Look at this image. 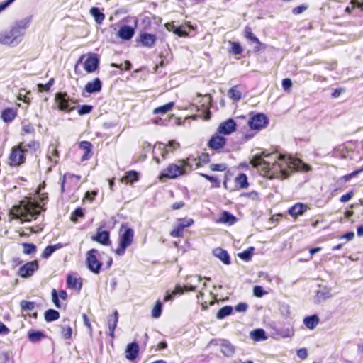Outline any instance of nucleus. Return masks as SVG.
Listing matches in <instances>:
<instances>
[{
    "label": "nucleus",
    "instance_id": "f257e3e1",
    "mask_svg": "<svg viewBox=\"0 0 363 363\" xmlns=\"http://www.w3.org/2000/svg\"><path fill=\"white\" fill-rule=\"evenodd\" d=\"M250 164L259 169L262 177L272 179H284L291 175L289 157L277 154L266 155L264 152L255 155Z\"/></svg>",
    "mask_w": 363,
    "mask_h": 363
},
{
    "label": "nucleus",
    "instance_id": "f03ea898",
    "mask_svg": "<svg viewBox=\"0 0 363 363\" xmlns=\"http://www.w3.org/2000/svg\"><path fill=\"white\" fill-rule=\"evenodd\" d=\"M193 169L191 157L179 160L177 163H171L164 168L159 174L158 179L160 182H165L167 179H175L179 177L187 174Z\"/></svg>",
    "mask_w": 363,
    "mask_h": 363
},
{
    "label": "nucleus",
    "instance_id": "7ed1b4c3",
    "mask_svg": "<svg viewBox=\"0 0 363 363\" xmlns=\"http://www.w3.org/2000/svg\"><path fill=\"white\" fill-rule=\"evenodd\" d=\"M41 206L38 203L28 200H23L19 205L14 206L11 210V214L15 218H21L25 220H30L40 213Z\"/></svg>",
    "mask_w": 363,
    "mask_h": 363
},
{
    "label": "nucleus",
    "instance_id": "20e7f679",
    "mask_svg": "<svg viewBox=\"0 0 363 363\" xmlns=\"http://www.w3.org/2000/svg\"><path fill=\"white\" fill-rule=\"evenodd\" d=\"M27 23L16 24L9 30L0 33V43L4 45H11L18 43L21 38L23 35V30L26 28Z\"/></svg>",
    "mask_w": 363,
    "mask_h": 363
},
{
    "label": "nucleus",
    "instance_id": "39448f33",
    "mask_svg": "<svg viewBox=\"0 0 363 363\" xmlns=\"http://www.w3.org/2000/svg\"><path fill=\"white\" fill-rule=\"evenodd\" d=\"M180 147V144L177 141L172 140H169L167 144L159 143L157 145L153 147L152 154L153 160L157 164L161 163L158 155H160L163 160L168 157L170 154H173L175 150Z\"/></svg>",
    "mask_w": 363,
    "mask_h": 363
},
{
    "label": "nucleus",
    "instance_id": "423d86ee",
    "mask_svg": "<svg viewBox=\"0 0 363 363\" xmlns=\"http://www.w3.org/2000/svg\"><path fill=\"white\" fill-rule=\"evenodd\" d=\"M55 102L57 104L58 110L70 113L75 109V106L72 105L77 104L78 101L76 99L70 98L66 91H61L55 94Z\"/></svg>",
    "mask_w": 363,
    "mask_h": 363
},
{
    "label": "nucleus",
    "instance_id": "0eeeda50",
    "mask_svg": "<svg viewBox=\"0 0 363 363\" xmlns=\"http://www.w3.org/2000/svg\"><path fill=\"white\" fill-rule=\"evenodd\" d=\"M26 161V153L23 150V142H21L11 148L8 157V164L11 167H20Z\"/></svg>",
    "mask_w": 363,
    "mask_h": 363
},
{
    "label": "nucleus",
    "instance_id": "6e6552de",
    "mask_svg": "<svg viewBox=\"0 0 363 363\" xmlns=\"http://www.w3.org/2000/svg\"><path fill=\"white\" fill-rule=\"evenodd\" d=\"M134 230L130 228H126L119 236V243L114 250L116 255L122 256L125 254L126 248L130 246L133 242Z\"/></svg>",
    "mask_w": 363,
    "mask_h": 363
},
{
    "label": "nucleus",
    "instance_id": "1a4fd4ad",
    "mask_svg": "<svg viewBox=\"0 0 363 363\" xmlns=\"http://www.w3.org/2000/svg\"><path fill=\"white\" fill-rule=\"evenodd\" d=\"M99 252L92 248L86 253V264L87 268L93 273L99 274L103 263L99 259Z\"/></svg>",
    "mask_w": 363,
    "mask_h": 363
},
{
    "label": "nucleus",
    "instance_id": "9d476101",
    "mask_svg": "<svg viewBox=\"0 0 363 363\" xmlns=\"http://www.w3.org/2000/svg\"><path fill=\"white\" fill-rule=\"evenodd\" d=\"M194 223V220L191 218H177L176 225L169 232V235L172 238H183L185 228L191 226Z\"/></svg>",
    "mask_w": 363,
    "mask_h": 363
},
{
    "label": "nucleus",
    "instance_id": "9b49d317",
    "mask_svg": "<svg viewBox=\"0 0 363 363\" xmlns=\"http://www.w3.org/2000/svg\"><path fill=\"white\" fill-rule=\"evenodd\" d=\"M249 185L247 177L244 173H240L235 177L233 186H228V178L227 176L225 177L223 182L225 189L230 191L247 189Z\"/></svg>",
    "mask_w": 363,
    "mask_h": 363
},
{
    "label": "nucleus",
    "instance_id": "f8f14e48",
    "mask_svg": "<svg viewBox=\"0 0 363 363\" xmlns=\"http://www.w3.org/2000/svg\"><path fill=\"white\" fill-rule=\"evenodd\" d=\"M81 177L74 174L66 173L61 179V191L63 193L66 190L71 191L77 187L78 182Z\"/></svg>",
    "mask_w": 363,
    "mask_h": 363
},
{
    "label": "nucleus",
    "instance_id": "ddd939ff",
    "mask_svg": "<svg viewBox=\"0 0 363 363\" xmlns=\"http://www.w3.org/2000/svg\"><path fill=\"white\" fill-rule=\"evenodd\" d=\"M269 123L267 116L264 113H257L251 116L248 121V125L252 130H261L267 127Z\"/></svg>",
    "mask_w": 363,
    "mask_h": 363
},
{
    "label": "nucleus",
    "instance_id": "4468645a",
    "mask_svg": "<svg viewBox=\"0 0 363 363\" xmlns=\"http://www.w3.org/2000/svg\"><path fill=\"white\" fill-rule=\"evenodd\" d=\"M227 144V139L221 134L216 132L208 140L207 146L216 152H220Z\"/></svg>",
    "mask_w": 363,
    "mask_h": 363
},
{
    "label": "nucleus",
    "instance_id": "2eb2a0df",
    "mask_svg": "<svg viewBox=\"0 0 363 363\" xmlns=\"http://www.w3.org/2000/svg\"><path fill=\"white\" fill-rule=\"evenodd\" d=\"M196 289V286L185 285L184 286H182L181 285L177 284L175 286L174 290L171 294L169 293V291L166 292V295L164 296V301L167 302L172 301L173 300L174 296L184 294V292L195 291Z\"/></svg>",
    "mask_w": 363,
    "mask_h": 363
},
{
    "label": "nucleus",
    "instance_id": "dca6fc26",
    "mask_svg": "<svg viewBox=\"0 0 363 363\" xmlns=\"http://www.w3.org/2000/svg\"><path fill=\"white\" fill-rule=\"evenodd\" d=\"M211 343L219 346L225 357H230L235 353V347L228 340H212Z\"/></svg>",
    "mask_w": 363,
    "mask_h": 363
},
{
    "label": "nucleus",
    "instance_id": "f3484780",
    "mask_svg": "<svg viewBox=\"0 0 363 363\" xmlns=\"http://www.w3.org/2000/svg\"><path fill=\"white\" fill-rule=\"evenodd\" d=\"M236 127L237 124L235 121L232 118H229L220 123L216 132L223 136L228 135L236 130Z\"/></svg>",
    "mask_w": 363,
    "mask_h": 363
},
{
    "label": "nucleus",
    "instance_id": "a211bd4d",
    "mask_svg": "<svg viewBox=\"0 0 363 363\" xmlns=\"http://www.w3.org/2000/svg\"><path fill=\"white\" fill-rule=\"evenodd\" d=\"M38 269V262L37 260H34L21 266L18 269V274L21 277H28L32 276Z\"/></svg>",
    "mask_w": 363,
    "mask_h": 363
},
{
    "label": "nucleus",
    "instance_id": "6ab92c4d",
    "mask_svg": "<svg viewBox=\"0 0 363 363\" xmlns=\"http://www.w3.org/2000/svg\"><path fill=\"white\" fill-rule=\"evenodd\" d=\"M78 147L82 151L83 154L81 157V162L90 160L93 156V145L91 142L83 140L78 143Z\"/></svg>",
    "mask_w": 363,
    "mask_h": 363
},
{
    "label": "nucleus",
    "instance_id": "aec40b11",
    "mask_svg": "<svg viewBox=\"0 0 363 363\" xmlns=\"http://www.w3.org/2000/svg\"><path fill=\"white\" fill-rule=\"evenodd\" d=\"M245 91V87L244 85L240 84H236L228 89L227 95L232 101L238 102L242 99Z\"/></svg>",
    "mask_w": 363,
    "mask_h": 363
},
{
    "label": "nucleus",
    "instance_id": "412c9836",
    "mask_svg": "<svg viewBox=\"0 0 363 363\" xmlns=\"http://www.w3.org/2000/svg\"><path fill=\"white\" fill-rule=\"evenodd\" d=\"M310 208L307 204L298 202L288 209V213L296 220L298 216H303Z\"/></svg>",
    "mask_w": 363,
    "mask_h": 363
},
{
    "label": "nucleus",
    "instance_id": "4be33fe9",
    "mask_svg": "<svg viewBox=\"0 0 363 363\" xmlns=\"http://www.w3.org/2000/svg\"><path fill=\"white\" fill-rule=\"evenodd\" d=\"M289 163L290 165L291 173L293 170L308 172L311 170V167L304 163L302 160L298 158L289 157Z\"/></svg>",
    "mask_w": 363,
    "mask_h": 363
},
{
    "label": "nucleus",
    "instance_id": "5701e85b",
    "mask_svg": "<svg viewBox=\"0 0 363 363\" xmlns=\"http://www.w3.org/2000/svg\"><path fill=\"white\" fill-rule=\"evenodd\" d=\"M91 240L105 246L111 244L110 233L108 230H101V228L97 229L96 235L91 237Z\"/></svg>",
    "mask_w": 363,
    "mask_h": 363
},
{
    "label": "nucleus",
    "instance_id": "b1692460",
    "mask_svg": "<svg viewBox=\"0 0 363 363\" xmlns=\"http://www.w3.org/2000/svg\"><path fill=\"white\" fill-rule=\"evenodd\" d=\"M118 313L115 310L112 314L107 317V325L108 328V335L113 339L115 337V329L118 322Z\"/></svg>",
    "mask_w": 363,
    "mask_h": 363
},
{
    "label": "nucleus",
    "instance_id": "393cba45",
    "mask_svg": "<svg viewBox=\"0 0 363 363\" xmlns=\"http://www.w3.org/2000/svg\"><path fill=\"white\" fill-rule=\"evenodd\" d=\"M102 82L99 78H94L92 81L88 82L84 88V91L88 94L98 93L101 91Z\"/></svg>",
    "mask_w": 363,
    "mask_h": 363
},
{
    "label": "nucleus",
    "instance_id": "a878e982",
    "mask_svg": "<svg viewBox=\"0 0 363 363\" xmlns=\"http://www.w3.org/2000/svg\"><path fill=\"white\" fill-rule=\"evenodd\" d=\"M156 40L155 35L147 33H140L138 39L142 45L146 48H152L155 45Z\"/></svg>",
    "mask_w": 363,
    "mask_h": 363
},
{
    "label": "nucleus",
    "instance_id": "bb28decb",
    "mask_svg": "<svg viewBox=\"0 0 363 363\" xmlns=\"http://www.w3.org/2000/svg\"><path fill=\"white\" fill-rule=\"evenodd\" d=\"M125 358L130 361L135 360L139 354V345L137 342H133L128 344L126 347L125 351Z\"/></svg>",
    "mask_w": 363,
    "mask_h": 363
},
{
    "label": "nucleus",
    "instance_id": "cd10ccee",
    "mask_svg": "<svg viewBox=\"0 0 363 363\" xmlns=\"http://www.w3.org/2000/svg\"><path fill=\"white\" fill-rule=\"evenodd\" d=\"M191 163L195 166V169L203 167L210 162V155L207 152H202L196 157H191Z\"/></svg>",
    "mask_w": 363,
    "mask_h": 363
},
{
    "label": "nucleus",
    "instance_id": "c85d7f7f",
    "mask_svg": "<svg viewBox=\"0 0 363 363\" xmlns=\"http://www.w3.org/2000/svg\"><path fill=\"white\" fill-rule=\"evenodd\" d=\"M213 255L223 264L226 265L231 264L230 257L227 250L221 247H217L213 250Z\"/></svg>",
    "mask_w": 363,
    "mask_h": 363
},
{
    "label": "nucleus",
    "instance_id": "c756f323",
    "mask_svg": "<svg viewBox=\"0 0 363 363\" xmlns=\"http://www.w3.org/2000/svg\"><path fill=\"white\" fill-rule=\"evenodd\" d=\"M52 301L57 308H61V303L60 302V298L62 300L66 301L67 299V293L65 290H60L59 292L56 289H53L51 291Z\"/></svg>",
    "mask_w": 363,
    "mask_h": 363
},
{
    "label": "nucleus",
    "instance_id": "7c9ffc66",
    "mask_svg": "<svg viewBox=\"0 0 363 363\" xmlns=\"http://www.w3.org/2000/svg\"><path fill=\"white\" fill-rule=\"evenodd\" d=\"M139 180V174L135 170H130L125 173V174L120 179L121 183L126 184H133Z\"/></svg>",
    "mask_w": 363,
    "mask_h": 363
},
{
    "label": "nucleus",
    "instance_id": "2f4dec72",
    "mask_svg": "<svg viewBox=\"0 0 363 363\" xmlns=\"http://www.w3.org/2000/svg\"><path fill=\"white\" fill-rule=\"evenodd\" d=\"M135 33V30L130 26H123L118 31V36L125 40H128L133 38Z\"/></svg>",
    "mask_w": 363,
    "mask_h": 363
},
{
    "label": "nucleus",
    "instance_id": "473e14b6",
    "mask_svg": "<svg viewBox=\"0 0 363 363\" xmlns=\"http://www.w3.org/2000/svg\"><path fill=\"white\" fill-rule=\"evenodd\" d=\"M67 286L69 289L80 291L82 287V280L81 278H77L72 274H68L67 277Z\"/></svg>",
    "mask_w": 363,
    "mask_h": 363
},
{
    "label": "nucleus",
    "instance_id": "72a5a7b5",
    "mask_svg": "<svg viewBox=\"0 0 363 363\" xmlns=\"http://www.w3.org/2000/svg\"><path fill=\"white\" fill-rule=\"evenodd\" d=\"M99 60L93 56L86 59L84 62V68L87 73H92L98 68Z\"/></svg>",
    "mask_w": 363,
    "mask_h": 363
},
{
    "label": "nucleus",
    "instance_id": "f704fd0d",
    "mask_svg": "<svg viewBox=\"0 0 363 363\" xmlns=\"http://www.w3.org/2000/svg\"><path fill=\"white\" fill-rule=\"evenodd\" d=\"M236 221V217L226 211H224L220 213V216L218 220V223L228 224V225L235 224Z\"/></svg>",
    "mask_w": 363,
    "mask_h": 363
},
{
    "label": "nucleus",
    "instance_id": "c9c22d12",
    "mask_svg": "<svg viewBox=\"0 0 363 363\" xmlns=\"http://www.w3.org/2000/svg\"><path fill=\"white\" fill-rule=\"evenodd\" d=\"M17 116V110L13 108H6L1 111V117L5 123L11 122Z\"/></svg>",
    "mask_w": 363,
    "mask_h": 363
},
{
    "label": "nucleus",
    "instance_id": "e433bc0d",
    "mask_svg": "<svg viewBox=\"0 0 363 363\" xmlns=\"http://www.w3.org/2000/svg\"><path fill=\"white\" fill-rule=\"evenodd\" d=\"M45 337V334L40 330H30L28 332V338L33 343L39 342Z\"/></svg>",
    "mask_w": 363,
    "mask_h": 363
},
{
    "label": "nucleus",
    "instance_id": "4c0bfd02",
    "mask_svg": "<svg viewBox=\"0 0 363 363\" xmlns=\"http://www.w3.org/2000/svg\"><path fill=\"white\" fill-rule=\"evenodd\" d=\"M47 157L54 164H57L58 163L60 159V152L56 145H50L49 146Z\"/></svg>",
    "mask_w": 363,
    "mask_h": 363
},
{
    "label": "nucleus",
    "instance_id": "58836bf2",
    "mask_svg": "<svg viewBox=\"0 0 363 363\" xmlns=\"http://www.w3.org/2000/svg\"><path fill=\"white\" fill-rule=\"evenodd\" d=\"M40 148V143L35 140H32L29 141L28 143H23V150L26 155L27 153L33 154Z\"/></svg>",
    "mask_w": 363,
    "mask_h": 363
},
{
    "label": "nucleus",
    "instance_id": "ea45409f",
    "mask_svg": "<svg viewBox=\"0 0 363 363\" xmlns=\"http://www.w3.org/2000/svg\"><path fill=\"white\" fill-rule=\"evenodd\" d=\"M319 320V318L317 315H313L306 316L303 319V323L307 328L313 330L318 325Z\"/></svg>",
    "mask_w": 363,
    "mask_h": 363
},
{
    "label": "nucleus",
    "instance_id": "a19ab883",
    "mask_svg": "<svg viewBox=\"0 0 363 363\" xmlns=\"http://www.w3.org/2000/svg\"><path fill=\"white\" fill-rule=\"evenodd\" d=\"M63 247V245L60 242L57 243L54 245H48L47 246L43 251L41 254V257L43 259H48L49 257L52 255V254Z\"/></svg>",
    "mask_w": 363,
    "mask_h": 363
},
{
    "label": "nucleus",
    "instance_id": "79ce46f5",
    "mask_svg": "<svg viewBox=\"0 0 363 363\" xmlns=\"http://www.w3.org/2000/svg\"><path fill=\"white\" fill-rule=\"evenodd\" d=\"M233 308L231 306H225L220 308L216 315L218 320H223L227 316L232 314Z\"/></svg>",
    "mask_w": 363,
    "mask_h": 363
},
{
    "label": "nucleus",
    "instance_id": "37998d69",
    "mask_svg": "<svg viewBox=\"0 0 363 363\" xmlns=\"http://www.w3.org/2000/svg\"><path fill=\"white\" fill-rule=\"evenodd\" d=\"M90 13L98 24H101L105 19L104 13L101 12L98 7H92L90 9Z\"/></svg>",
    "mask_w": 363,
    "mask_h": 363
},
{
    "label": "nucleus",
    "instance_id": "c03bdc74",
    "mask_svg": "<svg viewBox=\"0 0 363 363\" xmlns=\"http://www.w3.org/2000/svg\"><path fill=\"white\" fill-rule=\"evenodd\" d=\"M60 313L54 309H48L44 313V318L47 322H52L58 320Z\"/></svg>",
    "mask_w": 363,
    "mask_h": 363
},
{
    "label": "nucleus",
    "instance_id": "a18cd8bd",
    "mask_svg": "<svg viewBox=\"0 0 363 363\" xmlns=\"http://www.w3.org/2000/svg\"><path fill=\"white\" fill-rule=\"evenodd\" d=\"M174 106V102H169L163 106L155 108L153 110L154 114H165L170 111Z\"/></svg>",
    "mask_w": 363,
    "mask_h": 363
},
{
    "label": "nucleus",
    "instance_id": "49530a36",
    "mask_svg": "<svg viewBox=\"0 0 363 363\" xmlns=\"http://www.w3.org/2000/svg\"><path fill=\"white\" fill-rule=\"evenodd\" d=\"M0 363H14L12 352L0 350Z\"/></svg>",
    "mask_w": 363,
    "mask_h": 363
},
{
    "label": "nucleus",
    "instance_id": "de8ad7c7",
    "mask_svg": "<svg viewBox=\"0 0 363 363\" xmlns=\"http://www.w3.org/2000/svg\"><path fill=\"white\" fill-rule=\"evenodd\" d=\"M251 337L255 341L265 340L267 337L266 336L265 331L263 329H255L251 332Z\"/></svg>",
    "mask_w": 363,
    "mask_h": 363
},
{
    "label": "nucleus",
    "instance_id": "09e8293b",
    "mask_svg": "<svg viewBox=\"0 0 363 363\" xmlns=\"http://www.w3.org/2000/svg\"><path fill=\"white\" fill-rule=\"evenodd\" d=\"M244 36L245 38L251 40L252 42L256 44H261L260 40L253 34L252 28L249 26H247L245 28Z\"/></svg>",
    "mask_w": 363,
    "mask_h": 363
},
{
    "label": "nucleus",
    "instance_id": "8fccbe9b",
    "mask_svg": "<svg viewBox=\"0 0 363 363\" xmlns=\"http://www.w3.org/2000/svg\"><path fill=\"white\" fill-rule=\"evenodd\" d=\"M229 44L230 45V48L229 50L230 53L238 55L242 54L243 52V49L240 43L235 41H229Z\"/></svg>",
    "mask_w": 363,
    "mask_h": 363
},
{
    "label": "nucleus",
    "instance_id": "3c124183",
    "mask_svg": "<svg viewBox=\"0 0 363 363\" xmlns=\"http://www.w3.org/2000/svg\"><path fill=\"white\" fill-rule=\"evenodd\" d=\"M254 250V247H250L247 250L238 253V256L241 259L248 262L251 259Z\"/></svg>",
    "mask_w": 363,
    "mask_h": 363
},
{
    "label": "nucleus",
    "instance_id": "603ef678",
    "mask_svg": "<svg viewBox=\"0 0 363 363\" xmlns=\"http://www.w3.org/2000/svg\"><path fill=\"white\" fill-rule=\"evenodd\" d=\"M358 174H359V172L357 169L350 174H345V175L340 177L338 179H337L336 184H340L342 183H346L347 182H350L352 178L357 177Z\"/></svg>",
    "mask_w": 363,
    "mask_h": 363
},
{
    "label": "nucleus",
    "instance_id": "864d4df0",
    "mask_svg": "<svg viewBox=\"0 0 363 363\" xmlns=\"http://www.w3.org/2000/svg\"><path fill=\"white\" fill-rule=\"evenodd\" d=\"M170 30L179 37L189 36V33L184 29L183 26H175L174 24H172Z\"/></svg>",
    "mask_w": 363,
    "mask_h": 363
},
{
    "label": "nucleus",
    "instance_id": "5fc2aeb1",
    "mask_svg": "<svg viewBox=\"0 0 363 363\" xmlns=\"http://www.w3.org/2000/svg\"><path fill=\"white\" fill-rule=\"evenodd\" d=\"M199 175L212 183L213 188H219L220 186V182L217 177L204 173H200Z\"/></svg>",
    "mask_w": 363,
    "mask_h": 363
},
{
    "label": "nucleus",
    "instance_id": "6e6d98bb",
    "mask_svg": "<svg viewBox=\"0 0 363 363\" xmlns=\"http://www.w3.org/2000/svg\"><path fill=\"white\" fill-rule=\"evenodd\" d=\"M23 252L25 255H32L36 252L37 247L33 243L23 242L22 243Z\"/></svg>",
    "mask_w": 363,
    "mask_h": 363
},
{
    "label": "nucleus",
    "instance_id": "4d7b16f0",
    "mask_svg": "<svg viewBox=\"0 0 363 363\" xmlns=\"http://www.w3.org/2000/svg\"><path fill=\"white\" fill-rule=\"evenodd\" d=\"M84 212L82 208H77L70 216V220L74 223L78 222V218H84Z\"/></svg>",
    "mask_w": 363,
    "mask_h": 363
},
{
    "label": "nucleus",
    "instance_id": "13d9d810",
    "mask_svg": "<svg viewBox=\"0 0 363 363\" xmlns=\"http://www.w3.org/2000/svg\"><path fill=\"white\" fill-rule=\"evenodd\" d=\"M54 83H55V79L50 78L49 79V81L45 84H38L37 85L38 92L49 91L51 86L54 84Z\"/></svg>",
    "mask_w": 363,
    "mask_h": 363
},
{
    "label": "nucleus",
    "instance_id": "bf43d9fd",
    "mask_svg": "<svg viewBox=\"0 0 363 363\" xmlns=\"http://www.w3.org/2000/svg\"><path fill=\"white\" fill-rule=\"evenodd\" d=\"M93 108L91 105L84 104L78 106L77 112L79 116H84L90 113Z\"/></svg>",
    "mask_w": 363,
    "mask_h": 363
},
{
    "label": "nucleus",
    "instance_id": "052dcab7",
    "mask_svg": "<svg viewBox=\"0 0 363 363\" xmlns=\"http://www.w3.org/2000/svg\"><path fill=\"white\" fill-rule=\"evenodd\" d=\"M20 306L22 311H33L35 307V303L33 301L22 300L20 302Z\"/></svg>",
    "mask_w": 363,
    "mask_h": 363
},
{
    "label": "nucleus",
    "instance_id": "680f3d73",
    "mask_svg": "<svg viewBox=\"0 0 363 363\" xmlns=\"http://www.w3.org/2000/svg\"><path fill=\"white\" fill-rule=\"evenodd\" d=\"M162 313V303L160 300H157L155 306L152 310V316L157 318L161 315Z\"/></svg>",
    "mask_w": 363,
    "mask_h": 363
},
{
    "label": "nucleus",
    "instance_id": "e2e57ef3",
    "mask_svg": "<svg viewBox=\"0 0 363 363\" xmlns=\"http://www.w3.org/2000/svg\"><path fill=\"white\" fill-rule=\"evenodd\" d=\"M61 335L65 339H70L72 335V329L69 325H62Z\"/></svg>",
    "mask_w": 363,
    "mask_h": 363
},
{
    "label": "nucleus",
    "instance_id": "0e129e2a",
    "mask_svg": "<svg viewBox=\"0 0 363 363\" xmlns=\"http://www.w3.org/2000/svg\"><path fill=\"white\" fill-rule=\"evenodd\" d=\"M240 196L249 199L252 201H258L259 199V193L256 191L243 192L240 194Z\"/></svg>",
    "mask_w": 363,
    "mask_h": 363
},
{
    "label": "nucleus",
    "instance_id": "69168bd1",
    "mask_svg": "<svg viewBox=\"0 0 363 363\" xmlns=\"http://www.w3.org/2000/svg\"><path fill=\"white\" fill-rule=\"evenodd\" d=\"M209 167L210 169L213 172H224L228 168L225 163L211 164Z\"/></svg>",
    "mask_w": 363,
    "mask_h": 363
},
{
    "label": "nucleus",
    "instance_id": "338daca9",
    "mask_svg": "<svg viewBox=\"0 0 363 363\" xmlns=\"http://www.w3.org/2000/svg\"><path fill=\"white\" fill-rule=\"evenodd\" d=\"M266 292L264 291L263 288L261 286H255L253 288V294L256 297L260 298L262 297Z\"/></svg>",
    "mask_w": 363,
    "mask_h": 363
},
{
    "label": "nucleus",
    "instance_id": "774afa93",
    "mask_svg": "<svg viewBox=\"0 0 363 363\" xmlns=\"http://www.w3.org/2000/svg\"><path fill=\"white\" fill-rule=\"evenodd\" d=\"M23 134H33L35 132V128L31 123L25 124L22 127Z\"/></svg>",
    "mask_w": 363,
    "mask_h": 363
}]
</instances>
